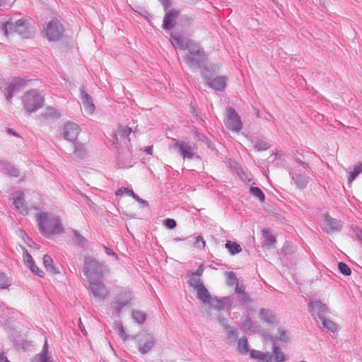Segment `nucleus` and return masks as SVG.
Returning <instances> with one entry per match:
<instances>
[{
  "mask_svg": "<svg viewBox=\"0 0 362 362\" xmlns=\"http://www.w3.org/2000/svg\"><path fill=\"white\" fill-rule=\"evenodd\" d=\"M320 320L322 322L323 327L328 331L332 332H335L337 331V325L333 321L326 318V317H322V319H320Z\"/></svg>",
  "mask_w": 362,
  "mask_h": 362,
  "instance_id": "a19ab883",
  "label": "nucleus"
},
{
  "mask_svg": "<svg viewBox=\"0 0 362 362\" xmlns=\"http://www.w3.org/2000/svg\"><path fill=\"white\" fill-rule=\"evenodd\" d=\"M190 279L187 281L189 286L192 287L195 289L198 288V286L203 285L199 277L197 276H190Z\"/></svg>",
  "mask_w": 362,
  "mask_h": 362,
  "instance_id": "8fccbe9b",
  "label": "nucleus"
},
{
  "mask_svg": "<svg viewBox=\"0 0 362 362\" xmlns=\"http://www.w3.org/2000/svg\"><path fill=\"white\" fill-rule=\"evenodd\" d=\"M218 322L223 327V329H229L230 325L228 323L227 319L223 317L222 315H218L217 316Z\"/></svg>",
  "mask_w": 362,
  "mask_h": 362,
  "instance_id": "680f3d73",
  "label": "nucleus"
},
{
  "mask_svg": "<svg viewBox=\"0 0 362 362\" xmlns=\"http://www.w3.org/2000/svg\"><path fill=\"white\" fill-rule=\"evenodd\" d=\"M193 134V137L196 141L204 144L209 149L214 151L216 155L218 154V151L216 148L213 141L211 139H209L205 134L199 132L197 130H194Z\"/></svg>",
  "mask_w": 362,
  "mask_h": 362,
  "instance_id": "b1692460",
  "label": "nucleus"
},
{
  "mask_svg": "<svg viewBox=\"0 0 362 362\" xmlns=\"http://www.w3.org/2000/svg\"><path fill=\"white\" fill-rule=\"evenodd\" d=\"M239 327L247 334L259 332L262 328L259 325L255 323L249 315H245L241 318Z\"/></svg>",
  "mask_w": 362,
  "mask_h": 362,
  "instance_id": "dca6fc26",
  "label": "nucleus"
},
{
  "mask_svg": "<svg viewBox=\"0 0 362 362\" xmlns=\"http://www.w3.org/2000/svg\"><path fill=\"white\" fill-rule=\"evenodd\" d=\"M207 63L208 62L203 63V66H201V67H197V69L201 70L202 76L206 81V83L210 81L214 76L212 68L209 66Z\"/></svg>",
  "mask_w": 362,
  "mask_h": 362,
  "instance_id": "473e14b6",
  "label": "nucleus"
},
{
  "mask_svg": "<svg viewBox=\"0 0 362 362\" xmlns=\"http://www.w3.org/2000/svg\"><path fill=\"white\" fill-rule=\"evenodd\" d=\"M88 290L90 294L92 295L95 299L103 300L108 295V289L103 282V280H93L88 281Z\"/></svg>",
  "mask_w": 362,
  "mask_h": 362,
  "instance_id": "9b49d317",
  "label": "nucleus"
},
{
  "mask_svg": "<svg viewBox=\"0 0 362 362\" xmlns=\"http://www.w3.org/2000/svg\"><path fill=\"white\" fill-rule=\"evenodd\" d=\"M204 271V264H200L197 269L195 272H188V276H197L198 277L201 276Z\"/></svg>",
  "mask_w": 362,
  "mask_h": 362,
  "instance_id": "0e129e2a",
  "label": "nucleus"
},
{
  "mask_svg": "<svg viewBox=\"0 0 362 362\" xmlns=\"http://www.w3.org/2000/svg\"><path fill=\"white\" fill-rule=\"evenodd\" d=\"M26 267L29 268L30 272L35 275L40 277H43L45 276V272L35 264L34 261L26 265Z\"/></svg>",
  "mask_w": 362,
  "mask_h": 362,
  "instance_id": "a18cd8bd",
  "label": "nucleus"
},
{
  "mask_svg": "<svg viewBox=\"0 0 362 362\" xmlns=\"http://www.w3.org/2000/svg\"><path fill=\"white\" fill-rule=\"evenodd\" d=\"M132 299V291L129 288H121L112 303V308L116 315H119L124 308L131 306Z\"/></svg>",
  "mask_w": 362,
  "mask_h": 362,
  "instance_id": "423d86ee",
  "label": "nucleus"
},
{
  "mask_svg": "<svg viewBox=\"0 0 362 362\" xmlns=\"http://www.w3.org/2000/svg\"><path fill=\"white\" fill-rule=\"evenodd\" d=\"M322 221V229L327 234L340 231L342 228L341 221L332 218L329 213H326L323 215Z\"/></svg>",
  "mask_w": 362,
  "mask_h": 362,
  "instance_id": "ddd939ff",
  "label": "nucleus"
},
{
  "mask_svg": "<svg viewBox=\"0 0 362 362\" xmlns=\"http://www.w3.org/2000/svg\"><path fill=\"white\" fill-rule=\"evenodd\" d=\"M170 42L175 48L180 50H187V54L182 57L185 63L192 69L203 66L208 62V57L202 45L190 39L186 33L177 28L170 33Z\"/></svg>",
  "mask_w": 362,
  "mask_h": 362,
  "instance_id": "f257e3e1",
  "label": "nucleus"
},
{
  "mask_svg": "<svg viewBox=\"0 0 362 362\" xmlns=\"http://www.w3.org/2000/svg\"><path fill=\"white\" fill-rule=\"evenodd\" d=\"M81 132L80 127L74 122H67L63 128V135L66 140L70 142L77 141V138Z\"/></svg>",
  "mask_w": 362,
  "mask_h": 362,
  "instance_id": "2eb2a0df",
  "label": "nucleus"
},
{
  "mask_svg": "<svg viewBox=\"0 0 362 362\" xmlns=\"http://www.w3.org/2000/svg\"><path fill=\"white\" fill-rule=\"evenodd\" d=\"M22 250H23V262H24L25 265L26 266L28 264H30V262H33L34 260H33L31 255L28 252V251L27 250V249L25 247H22Z\"/></svg>",
  "mask_w": 362,
  "mask_h": 362,
  "instance_id": "13d9d810",
  "label": "nucleus"
},
{
  "mask_svg": "<svg viewBox=\"0 0 362 362\" xmlns=\"http://www.w3.org/2000/svg\"><path fill=\"white\" fill-rule=\"evenodd\" d=\"M226 332V338L232 339L233 341H236L238 338V332L236 329H232L230 326L229 329H224Z\"/></svg>",
  "mask_w": 362,
  "mask_h": 362,
  "instance_id": "6e6d98bb",
  "label": "nucleus"
},
{
  "mask_svg": "<svg viewBox=\"0 0 362 362\" xmlns=\"http://www.w3.org/2000/svg\"><path fill=\"white\" fill-rule=\"evenodd\" d=\"M238 349L239 351L243 354H246L248 352L250 353V350L249 349L247 339L245 337H243L239 339L238 343Z\"/></svg>",
  "mask_w": 362,
  "mask_h": 362,
  "instance_id": "79ce46f5",
  "label": "nucleus"
},
{
  "mask_svg": "<svg viewBox=\"0 0 362 362\" xmlns=\"http://www.w3.org/2000/svg\"><path fill=\"white\" fill-rule=\"evenodd\" d=\"M73 240L74 242L81 247H85L87 244L88 240L84 238L78 230H73Z\"/></svg>",
  "mask_w": 362,
  "mask_h": 362,
  "instance_id": "ea45409f",
  "label": "nucleus"
},
{
  "mask_svg": "<svg viewBox=\"0 0 362 362\" xmlns=\"http://www.w3.org/2000/svg\"><path fill=\"white\" fill-rule=\"evenodd\" d=\"M272 361L274 362H284L287 360L286 354L282 351L279 346L272 347Z\"/></svg>",
  "mask_w": 362,
  "mask_h": 362,
  "instance_id": "2f4dec72",
  "label": "nucleus"
},
{
  "mask_svg": "<svg viewBox=\"0 0 362 362\" xmlns=\"http://www.w3.org/2000/svg\"><path fill=\"white\" fill-rule=\"evenodd\" d=\"M262 233H263L264 245H271L273 243H276V239L269 229H267V228L263 229Z\"/></svg>",
  "mask_w": 362,
  "mask_h": 362,
  "instance_id": "c9c22d12",
  "label": "nucleus"
},
{
  "mask_svg": "<svg viewBox=\"0 0 362 362\" xmlns=\"http://www.w3.org/2000/svg\"><path fill=\"white\" fill-rule=\"evenodd\" d=\"M116 330L117 334L124 339L126 340L127 338V335L124 329V327L121 323H117L116 325Z\"/></svg>",
  "mask_w": 362,
  "mask_h": 362,
  "instance_id": "e2e57ef3",
  "label": "nucleus"
},
{
  "mask_svg": "<svg viewBox=\"0 0 362 362\" xmlns=\"http://www.w3.org/2000/svg\"><path fill=\"white\" fill-rule=\"evenodd\" d=\"M351 229L356 240L362 245V229L356 226H353Z\"/></svg>",
  "mask_w": 362,
  "mask_h": 362,
  "instance_id": "bf43d9fd",
  "label": "nucleus"
},
{
  "mask_svg": "<svg viewBox=\"0 0 362 362\" xmlns=\"http://www.w3.org/2000/svg\"><path fill=\"white\" fill-rule=\"evenodd\" d=\"M13 204L15 209L21 214H28L29 209L24 199V193L22 191H17L15 192Z\"/></svg>",
  "mask_w": 362,
  "mask_h": 362,
  "instance_id": "a211bd4d",
  "label": "nucleus"
},
{
  "mask_svg": "<svg viewBox=\"0 0 362 362\" xmlns=\"http://www.w3.org/2000/svg\"><path fill=\"white\" fill-rule=\"evenodd\" d=\"M338 269L341 274L346 276H349L351 274L350 267L343 262H338Z\"/></svg>",
  "mask_w": 362,
  "mask_h": 362,
  "instance_id": "de8ad7c7",
  "label": "nucleus"
},
{
  "mask_svg": "<svg viewBox=\"0 0 362 362\" xmlns=\"http://www.w3.org/2000/svg\"><path fill=\"white\" fill-rule=\"evenodd\" d=\"M124 194H126L129 197H132L134 192L132 189H129L128 187H121L115 192L116 196H122Z\"/></svg>",
  "mask_w": 362,
  "mask_h": 362,
  "instance_id": "4d7b16f0",
  "label": "nucleus"
},
{
  "mask_svg": "<svg viewBox=\"0 0 362 362\" xmlns=\"http://www.w3.org/2000/svg\"><path fill=\"white\" fill-rule=\"evenodd\" d=\"M74 144L73 157L76 160H81L86 156V151L84 145L78 141H75Z\"/></svg>",
  "mask_w": 362,
  "mask_h": 362,
  "instance_id": "bb28decb",
  "label": "nucleus"
},
{
  "mask_svg": "<svg viewBox=\"0 0 362 362\" xmlns=\"http://www.w3.org/2000/svg\"><path fill=\"white\" fill-rule=\"evenodd\" d=\"M132 316L134 322L140 325H143L146 320V314L140 310H133Z\"/></svg>",
  "mask_w": 362,
  "mask_h": 362,
  "instance_id": "e433bc0d",
  "label": "nucleus"
},
{
  "mask_svg": "<svg viewBox=\"0 0 362 362\" xmlns=\"http://www.w3.org/2000/svg\"><path fill=\"white\" fill-rule=\"evenodd\" d=\"M134 200H136L137 202H139V204H141L143 205V206H148V202L141 198H140L137 194H136L135 193L134 194V195L132 197Z\"/></svg>",
  "mask_w": 362,
  "mask_h": 362,
  "instance_id": "774afa93",
  "label": "nucleus"
},
{
  "mask_svg": "<svg viewBox=\"0 0 362 362\" xmlns=\"http://www.w3.org/2000/svg\"><path fill=\"white\" fill-rule=\"evenodd\" d=\"M269 159H272V164L279 168L284 167L286 163L285 154L281 151L276 150L274 157L273 155H271Z\"/></svg>",
  "mask_w": 362,
  "mask_h": 362,
  "instance_id": "c85d7f7f",
  "label": "nucleus"
},
{
  "mask_svg": "<svg viewBox=\"0 0 362 362\" xmlns=\"http://www.w3.org/2000/svg\"><path fill=\"white\" fill-rule=\"evenodd\" d=\"M226 128L230 131L239 132L243 127L240 117L233 107L227 109V117L224 120Z\"/></svg>",
  "mask_w": 362,
  "mask_h": 362,
  "instance_id": "1a4fd4ad",
  "label": "nucleus"
},
{
  "mask_svg": "<svg viewBox=\"0 0 362 362\" xmlns=\"http://www.w3.org/2000/svg\"><path fill=\"white\" fill-rule=\"evenodd\" d=\"M40 362H46L50 361V356H48V344L47 341L45 340V344L42 346L41 352L37 355Z\"/></svg>",
  "mask_w": 362,
  "mask_h": 362,
  "instance_id": "58836bf2",
  "label": "nucleus"
},
{
  "mask_svg": "<svg viewBox=\"0 0 362 362\" xmlns=\"http://www.w3.org/2000/svg\"><path fill=\"white\" fill-rule=\"evenodd\" d=\"M119 138L125 139L132 132V129L128 126H120L117 131Z\"/></svg>",
  "mask_w": 362,
  "mask_h": 362,
  "instance_id": "09e8293b",
  "label": "nucleus"
},
{
  "mask_svg": "<svg viewBox=\"0 0 362 362\" xmlns=\"http://www.w3.org/2000/svg\"><path fill=\"white\" fill-rule=\"evenodd\" d=\"M132 153L129 149L122 150L118 155V165L120 168L132 166Z\"/></svg>",
  "mask_w": 362,
  "mask_h": 362,
  "instance_id": "412c9836",
  "label": "nucleus"
},
{
  "mask_svg": "<svg viewBox=\"0 0 362 362\" xmlns=\"http://www.w3.org/2000/svg\"><path fill=\"white\" fill-rule=\"evenodd\" d=\"M259 315L260 319L268 324L274 325L278 323L276 316L272 310L261 308Z\"/></svg>",
  "mask_w": 362,
  "mask_h": 362,
  "instance_id": "393cba45",
  "label": "nucleus"
},
{
  "mask_svg": "<svg viewBox=\"0 0 362 362\" xmlns=\"http://www.w3.org/2000/svg\"><path fill=\"white\" fill-rule=\"evenodd\" d=\"M134 339L136 341L138 351L141 354H148L156 341L152 334L146 331L139 333Z\"/></svg>",
  "mask_w": 362,
  "mask_h": 362,
  "instance_id": "6e6552de",
  "label": "nucleus"
},
{
  "mask_svg": "<svg viewBox=\"0 0 362 362\" xmlns=\"http://www.w3.org/2000/svg\"><path fill=\"white\" fill-rule=\"evenodd\" d=\"M163 223L164 226L168 229H174L177 226L175 220L169 218L165 219Z\"/></svg>",
  "mask_w": 362,
  "mask_h": 362,
  "instance_id": "052dcab7",
  "label": "nucleus"
},
{
  "mask_svg": "<svg viewBox=\"0 0 362 362\" xmlns=\"http://www.w3.org/2000/svg\"><path fill=\"white\" fill-rule=\"evenodd\" d=\"M1 30L6 36L16 33L24 38H32L35 33L33 25L27 19L21 18L15 23L7 21L2 24Z\"/></svg>",
  "mask_w": 362,
  "mask_h": 362,
  "instance_id": "7ed1b4c3",
  "label": "nucleus"
},
{
  "mask_svg": "<svg viewBox=\"0 0 362 362\" xmlns=\"http://www.w3.org/2000/svg\"><path fill=\"white\" fill-rule=\"evenodd\" d=\"M10 286L8 279L5 273L0 272V289L7 288Z\"/></svg>",
  "mask_w": 362,
  "mask_h": 362,
  "instance_id": "864d4df0",
  "label": "nucleus"
},
{
  "mask_svg": "<svg viewBox=\"0 0 362 362\" xmlns=\"http://www.w3.org/2000/svg\"><path fill=\"white\" fill-rule=\"evenodd\" d=\"M41 116L43 118L48 119V118H54V117H59L60 115L57 112V111L53 107L48 106L45 111L43 112L41 114Z\"/></svg>",
  "mask_w": 362,
  "mask_h": 362,
  "instance_id": "c03bdc74",
  "label": "nucleus"
},
{
  "mask_svg": "<svg viewBox=\"0 0 362 362\" xmlns=\"http://www.w3.org/2000/svg\"><path fill=\"white\" fill-rule=\"evenodd\" d=\"M197 290V298L201 300L203 303H208L210 305L211 302H212V298L211 294L209 293L207 288L204 286V285H200L198 286Z\"/></svg>",
  "mask_w": 362,
  "mask_h": 362,
  "instance_id": "a878e982",
  "label": "nucleus"
},
{
  "mask_svg": "<svg viewBox=\"0 0 362 362\" xmlns=\"http://www.w3.org/2000/svg\"><path fill=\"white\" fill-rule=\"evenodd\" d=\"M252 142L255 144V149L257 151H266L269 148V144L268 142H267L263 139H256L255 141H252Z\"/></svg>",
  "mask_w": 362,
  "mask_h": 362,
  "instance_id": "4c0bfd02",
  "label": "nucleus"
},
{
  "mask_svg": "<svg viewBox=\"0 0 362 362\" xmlns=\"http://www.w3.org/2000/svg\"><path fill=\"white\" fill-rule=\"evenodd\" d=\"M80 98L86 110L90 114L93 113L95 110V105L91 96L85 90L83 86L80 88Z\"/></svg>",
  "mask_w": 362,
  "mask_h": 362,
  "instance_id": "4be33fe9",
  "label": "nucleus"
},
{
  "mask_svg": "<svg viewBox=\"0 0 362 362\" xmlns=\"http://www.w3.org/2000/svg\"><path fill=\"white\" fill-rule=\"evenodd\" d=\"M250 192L251 194H252L254 197H257L259 201L262 203L264 202L265 201V196L262 189L258 187H250Z\"/></svg>",
  "mask_w": 362,
  "mask_h": 362,
  "instance_id": "37998d69",
  "label": "nucleus"
},
{
  "mask_svg": "<svg viewBox=\"0 0 362 362\" xmlns=\"http://www.w3.org/2000/svg\"><path fill=\"white\" fill-rule=\"evenodd\" d=\"M308 308L311 315L316 321L322 319L329 313V308L320 300H310Z\"/></svg>",
  "mask_w": 362,
  "mask_h": 362,
  "instance_id": "f8f14e48",
  "label": "nucleus"
},
{
  "mask_svg": "<svg viewBox=\"0 0 362 362\" xmlns=\"http://www.w3.org/2000/svg\"><path fill=\"white\" fill-rule=\"evenodd\" d=\"M171 146L177 150L183 158L192 159L195 156L192 147L183 140L172 139Z\"/></svg>",
  "mask_w": 362,
  "mask_h": 362,
  "instance_id": "4468645a",
  "label": "nucleus"
},
{
  "mask_svg": "<svg viewBox=\"0 0 362 362\" xmlns=\"http://www.w3.org/2000/svg\"><path fill=\"white\" fill-rule=\"evenodd\" d=\"M109 272L107 265L100 263L90 256H85L83 262V274L88 281L103 280L106 272Z\"/></svg>",
  "mask_w": 362,
  "mask_h": 362,
  "instance_id": "20e7f679",
  "label": "nucleus"
},
{
  "mask_svg": "<svg viewBox=\"0 0 362 362\" xmlns=\"http://www.w3.org/2000/svg\"><path fill=\"white\" fill-rule=\"evenodd\" d=\"M0 170L11 177H18L20 176L19 170L7 160H0Z\"/></svg>",
  "mask_w": 362,
  "mask_h": 362,
  "instance_id": "5701e85b",
  "label": "nucleus"
},
{
  "mask_svg": "<svg viewBox=\"0 0 362 362\" xmlns=\"http://www.w3.org/2000/svg\"><path fill=\"white\" fill-rule=\"evenodd\" d=\"M225 274L228 277L227 284L228 286H233L235 284H238V279L236 275L233 272H226Z\"/></svg>",
  "mask_w": 362,
  "mask_h": 362,
  "instance_id": "603ef678",
  "label": "nucleus"
},
{
  "mask_svg": "<svg viewBox=\"0 0 362 362\" xmlns=\"http://www.w3.org/2000/svg\"><path fill=\"white\" fill-rule=\"evenodd\" d=\"M292 180L295 182L298 188L303 189L307 187L309 182V177L300 173H293Z\"/></svg>",
  "mask_w": 362,
  "mask_h": 362,
  "instance_id": "7c9ffc66",
  "label": "nucleus"
},
{
  "mask_svg": "<svg viewBox=\"0 0 362 362\" xmlns=\"http://www.w3.org/2000/svg\"><path fill=\"white\" fill-rule=\"evenodd\" d=\"M278 339L280 341L283 343H288L289 341V337L287 331L283 328L278 329Z\"/></svg>",
  "mask_w": 362,
  "mask_h": 362,
  "instance_id": "3c124183",
  "label": "nucleus"
},
{
  "mask_svg": "<svg viewBox=\"0 0 362 362\" xmlns=\"http://www.w3.org/2000/svg\"><path fill=\"white\" fill-rule=\"evenodd\" d=\"M42 261L43 265L48 272L52 274H57L59 273L58 268L54 264V261L50 255H45Z\"/></svg>",
  "mask_w": 362,
  "mask_h": 362,
  "instance_id": "c756f323",
  "label": "nucleus"
},
{
  "mask_svg": "<svg viewBox=\"0 0 362 362\" xmlns=\"http://www.w3.org/2000/svg\"><path fill=\"white\" fill-rule=\"evenodd\" d=\"M180 12L175 8H171L165 13L162 28L165 31L172 30L176 25Z\"/></svg>",
  "mask_w": 362,
  "mask_h": 362,
  "instance_id": "f3484780",
  "label": "nucleus"
},
{
  "mask_svg": "<svg viewBox=\"0 0 362 362\" xmlns=\"http://www.w3.org/2000/svg\"><path fill=\"white\" fill-rule=\"evenodd\" d=\"M211 301L210 305L219 311L225 308L229 310L233 305V300L230 297H222L219 298L217 296H214Z\"/></svg>",
  "mask_w": 362,
  "mask_h": 362,
  "instance_id": "6ab92c4d",
  "label": "nucleus"
},
{
  "mask_svg": "<svg viewBox=\"0 0 362 362\" xmlns=\"http://www.w3.org/2000/svg\"><path fill=\"white\" fill-rule=\"evenodd\" d=\"M206 84L209 88L216 91L222 92L226 87L227 78L226 76H217L213 79L211 78Z\"/></svg>",
  "mask_w": 362,
  "mask_h": 362,
  "instance_id": "aec40b11",
  "label": "nucleus"
},
{
  "mask_svg": "<svg viewBox=\"0 0 362 362\" xmlns=\"http://www.w3.org/2000/svg\"><path fill=\"white\" fill-rule=\"evenodd\" d=\"M250 300H251V298H250V296L248 295V293H247L246 292H244L243 293L239 295V301L242 304H245V303L250 301Z\"/></svg>",
  "mask_w": 362,
  "mask_h": 362,
  "instance_id": "338daca9",
  "label": "nucleus"
},
{
  "mask_svg": "<svg viewBox=\"0 0 362 362\" xmlns=\"http://www.w3.org/2000/svg\"><path fill=\"white\" fill-rule=\"evenodd\" d=\"M194 17L191 15H182L179 20V26L182 28H189L192 25Z\"/></svg>",
  "mask_w": 362,
  "mask_h": 362,
  "instance_id": "72a5a7b5",
  "label": "nucleus"
},
{
  "mask_svg": "<svg viewBox=\"0 0 362 362\" xmlns=\"http://www.w3.org/2000/svg\"><path fill=\"white\" fill-rule=\"evenodd\" d=\"M206 246V242L204 241L203 237L202 235H198L195 238V241L194 243V247L200 250L204 249Z\"/></svg>",
  "mask_w": 362,
  "mask_h": 362,
  "instance_id": "5fc2aeb1",
  "label": "nucleus"
},
{
  "mask_svg": "<svg viewBox=\"0 0 362 362\" xmlns=\"http://www.w3.org/2000/svg\"><path fill=\"white\" fill-rule=\"evenodd\" d=\"M251 358L257 359L262 362H273L272 355L269 352H262L255 349H251L250 351Z\"/></svg>",
  "mask_w": 362,
  "mask_h": 362,
  "instance_id": "cd10ccee",
  "label": "nucleus"
},
{
  "mask_svg": "<svg viewBox=\"0 0 362 362\" xmlns=\"http://www.w3.org/2000/svg\"><path fill=\"white\" fill-rule=\"evenodd\" d=\"M64 26L61 21L57 18H52L45 28V34L49 42L59 41L64 33Z\"/></svg>",
  "mask_w": 362,
  "mask_h": 362,
  "instance_id": "0eeeda50",
  "label": "nucleus"
},
{
  "mask_svg": "<svg viewBox=\"0 0 362 362\" xmlns=\"http://www.w3.org/2000/svg\"><path fill=\"white\" fill-rule=\"evenodd\" d=\"M294 161L295 163H296L297 164L300 165V166H302L304 169H305L308 172H310V167L309 165V163H307V162H304L300 158H294Z\"/></svg>",
  "mask_w": 362,
  "mask_h": 362,
  "instance_id": "69168bd1",
  "label": "nucleus"
},
{
  "mask_svg": "<svg viewBox=\"0 0 362 362\" xmlns=\"http://www.w3.org/2000/svg\"><path fill=\"white\" fill-rule=\"evenodd\" d=\"M39 230L44 237L58 235L64 232V226L58 216L47 212L36 214Z\"/></svg>",
  "mask_w": 362,
  "mask_h": 362,
  "instance_id": "f03ea898",
  "label": "nucleus"
},
{
  "mask_svg": "<svg viewBox=\"0 0 362 362\" xmlns=\"http://www.w3.org/2000/svg\"><path fill=\"white\" fill-rule=\"evenodd\" d=\"M362 172V163H360L358 165H355L354 170L350 172L349 177V182H351L356 179V177L360 175Z\"/></svg>",
  "mask_w": 362,
  "mask_h": 362,
  "instance_id": "49530a36",
  "label": "nucleus"
},
{
  "mask_svg": "<svg viewBox=\"0 0 362 362\" xmlns=\"http://www.w3.org/2000/svg\"><path fill=\"white\" fill-rule=\"evenodd\" d=\"M45 103V98L37 89L28 90L22 96L23 108L29 113L34 112L40 109Z\"/></svg>",
  "mask_w": 362,
  "mask_h": 362,
  "instance_id": "39448f33",
  "label": "nucleus"
},
{
  "mask_svg": "<svg viewBox=\"0 0 362 362\" xmlns=\"http://www.w3.org/2000/svg\"><path fill=\"white\" fill-rule=\"evenodd\" d=\"M225 245L231 255H235L242 251L240 245L236 242L228 240Z\"/></svg>",
  "mask_w": 362,
  "mask_h": 362,
  "instance_id": "f704fd0d",
  "label": "nucleus"
},
{
  "mask_svg": "<svg viewBox=\"0 0 362 362\" xmlns=\"http://www.w3.org/2000/svg\"><path fill=\"white\" fill-rule=\"evenodd\" d=\"M26 83L27 81L21 77L13 78L12 81L8 83L6 87H5L3 90L6 100L8 102H11L13 97V93L25 87Z\"/></svg>",
  "mask_w": 362,
  "mask_h": 362,
  "instance_id": "9d476101",
  "label": "nucleus"
}]
</instances>
